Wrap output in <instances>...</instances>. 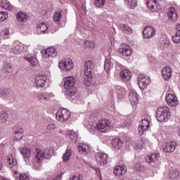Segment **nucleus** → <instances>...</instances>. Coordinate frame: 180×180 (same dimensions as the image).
I'll return each instance as SVG.
<instances>
[{
    "label": "nucleus",
    "instance_id": "39448f33",
    "mask_svg": "<svg viewBox=\"0 0 180 180\" xmlns=\"http://www.w3.org/2000/svg\"><path fill=\"white\" fill-rule=\"evenodd\" d=\"M71 116V112L67 109H60L56 112V120L61 123L67 122Z\"/></svg>",
    "mask_w": 180,
    "mask_h": 180
},
{
    "label": "nucleus",
    "instance_id": "ddd939ff",
    "mask_svg": "<svg viewBox=\"0 0 180 180\" xmlns=\"http://www.w3.org/2000/svg\"><path fill=\"white\" fill-rule=\"evenodd\" d=\"M148 129H150V121L147 119L142 120L138 128L139 135L143 136V134H144V131H146Z\"/></svg>",
    "mask_w": 180,
    "mask_h": 180
},
{
    "label": "nucleus",
    "instance_id": "4d7b16f0",
    "mask_svg": "<svg viewBox=\"0 0 180 180\" xmlns=\"http://www.w3.org/2000/svg\"><path fill=\"white\" fill-rule=\"evenodd\" d=\"M2 167H3V165H2V164H1V163H0V171H1V170H2Z\"/></svg>",
    "mask_w": 180,
    "mask_h": 180
},
{
    "label": "nucleus",
    "instance_id": "ea45409f",
    "mask_svg": "<svg viewBox=\"0 0 180 180\" xmlns=\"http://www.w3.org/2000/svg\"><path fill=\"white\" fill-rule=\"evenodd\" d=\"M124 2L131 9H134L137 6V0H124Z\"/></svg>",
    "mask_w": 180,
    "mask_h": 180
},
{
    "label": "nucleus",
    "instance_id": "37998d69",
    "mask_svg": "<svg viewBox=\"0 0 180 180\" xmlns=\"http://www.w3.org/2000/svg\"><path fill=\"white\" fill-rule=\"evenodd\" d=\"M84 47L86 50H90V49L95 47V43L92 41H86L84 44Z\"/></svg>",
    "mask_w": 180,
    "mask_h": 180
},
{
    "label": "nucleus",
    "instance_id": "f8f14e48",
    "mask_svg": "<svg viewBox=\"0 0 180 180\" xmlns=\"http://www.w3.org/2000/svg\"><path fill=\"white\" fill-rule=\"evenodd\" d=\"M118 51L123 57H129V56H131V53H133L131 47L127 44L121 45Z\"/></svg>",
    "mask_w": 180,
    "mask_h": 180
},
{
    "label": "nucleus",
    "instance_id": "a211bd4d",
    "mask_svg": "<svg viewBox=\"0 0 180 180\" xmlns=\"http://www.w3.org/2000/svg\"><path fill=\"white\" fill-rule=\"evenodd\" d=\"M42 54L45 58L50 57H57V50L53 47L48 48L41 51Z\"/></svg>",
    "mask_w": 180,
    "mask_h": 180
},
{
    "label": "nucleus",
    "instance_id": "f704fd0d",
    "mask_svg": "<svg viewBox=\"0 0 180 180\" xmlns=\"http://www.w3.org/2000/svg\"><path fill=\"white\" fill-rule=\"evenodd\" d=\"M3 71L5 74H12L13 72V67L11 63H6L3 67Z\"/></svg>",
    "mask_w": 180,
    "mask_h": 180
},
{
    "label": "nucleus",
    "instance_id": "f257e3e1",
    "mask_svg": "<svg viewBox=\"0 0 180 180\" xmlns=\"http://www.w3.org/2000/svg\"><path fill=\"white\" fill-rule=\"evenodd\" d=\"M156 119L158 122H167L171 119V110L167 106L160 107L156 112Z\"/></svg>",
    "mask_w": 180,
    "mask_h": 180
},
{
    "label": "nucleus",
    "instance_id": "cd10ccee",
    "mask_svg": "<svg viewBox=\"0 0 180 180\" xmlns=\"http://www.w3.org/2000/svg\"><path fill=\"white\" fill-rule=\"evenodd\" d=\"M176 34L172 37L173 43L179 44L180 43V24L176 25Z\"/></svg>",
    "mask_w": 180,
    "mask_h": 180
},
{
    "label": "nucleus",
    "instance_id": "49530a36",
    "mask_svg": "<svg viewBox=\"0 0 180 180\" xmlns=\"http://www.w3.org/2000/svg\"><path fill=\"white\" fill-rule=\"evenodd\" d=\"M71 149H68L65 154H63V158L65 162H67V161L70 160V158L71 157Z\"/></svg>",
    "mask_w": 180,
    "mask_h": 180
},
{
    "label": "nucleus",
    "instance_id": "09e8293b",
    "mask_svg": "<svg viewBox=\"0 0 180 180\" xmlns=\"http://www.w3.org/2000/svg\"><path fill=\"white\" fill-rule=\"evenodd\" d=\"M91 79H92V75H90V77L85 75L84 84L86 85V86H91V84H92V82H91Z\"/></svg>",
    "mask_w": 180,
    "mask_h": 180
},
{
    "label": "nucleus",
    "instance_id": "13d9d810",
    "mask_svg": "<svg viewBox=\"0 0 180 180\" xmlns=\"http://www.w3.org/2000/svg\"><path fill=\"white\" fill-rule=\"evenodd\" d=\"M178 136H180V128H179V130H178Z\"/></svg>",
    "mask_w": 180,
    "mask_h": 180
},
{
    "label": "nucleus",
    "instance_id": "c85d7f7f",
    "mask_svg": "<svg viewBox=\"0 0 180 180\" xmlns=\"http://www.w3.org/2000/svg\"><path fill=\"white\" fill-rule=\"evenodd\" d=\"M179 176V172L176 169V167H170L169 168V176L172 179H175V178Z\"/></svg>",
    "mask_w": 180,
    "mask_h": 180
},
{
    "label": "nucleus",
    "instance_id": "412c9836",
    "mask_svg": "<svg viewBox=\"0 0 180 180\" xmlns=\"http://www.w3.org/2000/svg\"><path fill=\"white\" fill-rule=\"evenodd\" d=\"M25 49V45L19 41L14 42V46L11 51V53H13L14 54H20Z\"/></svg>",
    "mask_w": 180,
    "mask_h": 180
},
{
    "label": "nucleus",
    "instance_id": "c756f323",
    "mask_svg": "<svg viewBox=\"0 0 180 180\" xmlns=\"http://www.w3.org/2000/svg\"><path fill=\"white\" fill-rule=\"evenodd\" d=\"M0 6H1V8H3V9H6V11H13V6L7 0H1Z\"/></svg>",
    "mask_w": 180,
    "mask_h": 180
},
{
    "label": "nucleus",
    "instance_id": "b1692460",
    "mask_svg": "<svg viewBox=\"0 0 180 180\" xmlns=\"http://www.w3.org/2000/svg\"><path fill=\"white\" fill-rule=\"evenodd\" d=\"M128 98L131 105H136V103L139 102V96H137V92H136L134 90L129 92Z\"/></svg>",
    "mask_w": 180,
    "mask_h": 180
},
{
    "label": "nucleus",
    "instance_id": "2eb2a0df",
    "mask_svg": "<svg viewBox=\"0 0 180 180\" xmlns=\"http://www.w3.org/2000/svg\"><path fill=\"white\" fill-rule=\"evenodd\" d=\"M147 6L152 12H158L161 9V6L158 4L157 0H148Z\"/></svg>",
    "mask_w": 180,
    "mask_h": 180
},
{
    "label": "nucleus",
    "instance_id": "6e6552de",
    "mask_svg": "<svg viewBox=\"0 0 180 180\" xmlns=\"http://www.w3.org/2000/svg\"><path fill=\"white\" fill-rule=\"evenodd\" d=\"M150 84V77L148 76L141 75L138 79V85L140 89H146Z\"/></svg>",
    "mask_w": 180,
    "mask_h": 180
},
{
    "label": "nucleus",
    "instance_id": "5701e85b",
    "mask_svg": "<svg viewBox=\"0 0 180 180\" xmlns=\"http://www.w3.org/2000/svg\"><path fill=\"white\" fill-rule=\"evenodd\" d=\"M0 97L2 99H11L12 98V91L11 89L4 88L0 89Z\"/></svg>",
    "mask_w": 180,
    "mask_h": 180
},
{
    "label": "nucleus",
    "instance_id": "8fccbe9b",
    "mask_svg": "<svg viewBox=\"0 0 180 180\" xmlns=\"http://www.w3.org/2000/svg\"><path fill=\"white\" fill-rule=\"evenodd\" d=\"M25 60H27V61H29V63H30V64H32V65L34 66L37 64V58H36L35 57H30V58H25Z\"/></svg>",
    "mask_w": 180,
    "mask_h": 180
},
{
    "label": "nucleus",
    "instance_id": "0eeeda50",
    "mask_svg": "<svg viewBox=\"0 0 180 180\" xmlns=\"http://www.w3.org/2000/svg\"><path fill=\"white\" fill-rule=\"evenodd\" d=\"M162 77L165 81H169L172 78V68L169 66H165L162 68Z\"/></svg>",
    "mask_w": 180,
    "mask_h": 180
},
{
    "label": "nucleus",
    "instance_id": "bb28decb",
    "mask_svg": "<svg viewBox=\"0 0 180 180\" xmlns=\"http://www.w3.org/2000/svg\"><path fill=\"white\" fill-rule=\"evenodd\" d=\"M167 16L170 20H178V14L176 13V10L172 7L169 8Z\"/></svg>",
    "mask_w": 180,
    "mask_h": 180
},
{
    "label": "nucleus",
    "instance_id": "393cba45",
    "mask_svg": "<svg viewBox=\"0 0 180 180\" xmlns=\"http://www.w3.org/2000/svg\"><path fill=\"white\" fill-rule=\"evenodd\" d=\"M113 172L116 176H120V175H124V174L127 172V168H126L124 166H116L114 168Z\"/></svg>",
    "mask_w": 180,
    "mask_h": 180
},
{
    "label": "nucleus",
    "instance_id": "7c9ffc66",
    "mask_svg": "<svg viewBox=\"0 0 180 180\" xmlns=\"http://www.w3.org/2000/svg\"><path fill=\"white\" fill-rule=\"evenodd\" d=\"M15 140H22L23 139V129L22 127H18L15 131Z\"/></svg>",
    "mask_w": 180,
    "mask_h": 180
},
{
    "label": "nucleus",
    "instance_id": "4c0bfd02",
    "mask_svg": "<svg viewBox=\"0 0 180 180\" xmlns=\"http://www.w3.org/2000/svg\"><path fill=\"white\" fill-rule=\"evenodd\" d=\"M20 153L24 158H29V157H30V154H32V151L30 149L27 148V147L22 148Z\"/></svg>",
    "mask_w": 180,
    "mask_h": 180
},
{
    "label": "nucleus",
    "instance_id": "423d86ee",
    "mask_svg": "<svg viewBox=\"0 0 180 180\" xmlns=\"http://www.w3.org/2000/svg\"><path fill=\"white\" fill-rule=\"evenodd\" d=\"M59 68L61 70H66V71H71L74 68V63L71 59L62 60L58 64Z\"/></svg>",
    "mask_w": 180,
    "mask_h": 180
},
{
    "label": "nucleus",
    "instance_id": "de8ad7c7",
    "mask_svg": "<svg viewBox=\"0 0 180 180\" xmlns=\"http://www.w3.org/2000/svg\"><path fill=\"white\" fill-rule=\"evenodd\" d=\"M8 18V15L6 11H0V22H4V20H6Z\"/></svg>",
    "mask_w": 180,
    "mask_h": 180
},
{
    "label": "nucleus",
    "instance_id": "a19ab883",
    "mask_svg": "<svg viewBox=\"0 0 180 180\" xmlns=\"http://www.w3.org/2000/svg\"><path fill=\"white\" fill-rule=\"evenodd\" d=\"M10 36H11V33H9V30L8 28L2 30L0 32V37H1V39H3L4 40H5L6 39H9Z\"/></svg>",
    "mask_w": 180,
    "mask_h": 180
},
{
    "label": "nucleus",
    "instance_id": "6ab92c4d",
    "mask_svg": "<svg viewBox=\"0 0 180 180\" xmlns=\"http://www.w3.org/2000/svg\"><path fill=\"white\" fill-rule=\"evenodd\" d=\"M84 75L86 77H91V75H92V70L95 68L94 63L91 60L86 61L84 64Z\"/></svg>",
    "mask_w": 180,
    "mask_h": 180
},
{
    "label": "nucleus",
    "instance_id": "6e6d98bb",
    "mask_svg": "<svg viewBox=\"0 0 180 180\" xmlns=\"http://www.w3.org/2000/svg\"><path fill=\"white\" fill-rule=\"evenodd\" d=\"M136 167H137L136 168L135 167L136 169H137V170L140 169V167H141L140 163H137Z\"/></svg>",
    "mask_w": 180,
    "mask_h": 180
},
{
    "label": "nucleus",
    "instance_id": "9d476101",
    "mask_svg": "<svg viewBox=\"0 0 180 180\" xmlns=\"http://www.w3.org/2000/svg\"><path fill=\"white\" fill-rule=\"evenodd\" d=\"M166 102L169 106H178L179 105V101H178V98L174 94H168L167 95Z\"/></svg>",
    "mask_w": 180,
    "mask_h": 180
},
{
    "label": "nucleus",
    "instance_id": "4be33fe9",
    "mask_svg": "<svg viewBox=\"0 0 180 180\" xmlns=\"http://www.w3.org/2000/svg\"><path fill=\"white\" fill-rule=\"evenodd\" d=\"M120 77L121 79L125 82L130 81V79H131V72L129 70H122L120 72Z\"/></svg>",
    "mask_w": 180,
    "mask_h": 180
},
{
    "label": "nucleus",
    "instance_id": "5fc2aeb1",
    "mask_svg": "<svg viewBox=\"0 0 180 180\" xmlns=\"http://www.w3.org/2000/svg\"><path fill=\"white\" fill-rule=\"evenodd\" d=\"M70 180H82V179H81V175L79 176H73L70 178Z\"/></svg>",
    "mask_w": 180,
    "mask_h": 180
},
{
    "label": "nucleus",
    "instance_id": "aec40b11",
    "mask_svg": "<svg viewBox=\"0 0 180 180\" xmlns=\"http://www.w3.org/2000/svg\"><path fill=\"white\" fill-rule=\"evenodd\" d=\"M13 176L15 180H30V177L25 173H19L17 169H12Z\"/></svg>",
    "mask_w": 180,
    "mask_h": 180
},
{
    "label": "nucleus",
    "instance_id": "58836bf2",
    "mask_svg": "<svg viewBox=\"0 0 180 180\" xmlns=\"http://www.w3.org/2000/svg\"><path fill=\"white\" fill-rule=\"evenodd\" d=\"M17 20L18 22H26L27 20V15L23 12L18 13Z\"/></svg>",
    "mask_w": 180,
    "mask_h": 180
},
{
    "label": "nucleus",
    "instance_id": "c9c22d12",
    "mask_svg": "<svg viewBox=\"0 0 180 180\" xmlns=\"http://www.w3.org/2000/svg\"><path fill=\"white\" fill-rule=\"evenodd\" d=\"M66 137L70 140H72L73 141H75V140L78 139V134H77V132L74 131H69L67 133Z\"/></svg>",
    "mask_w": 180,
    "mask_h": 180
},
{
    "label": "nucleus",
    "instance_id": "2f4dec72",
    "mask_svg": "<svg viewBox=\"0 0 180 180\" xmlns=\"http://www.w3.org/2000/svg\"><path fill=\"white\" fill-rule=\"evenodd\" d=\"M38 32H41V33H49V27L44 22H41L38 24Z\"/></svg>",
    "mask_w": 180,
    "mask_h": 180
},
{
    "label": "nucleus",
    "instance_id": "a878e982",
    "mask_svg": "<svg viewBox=\"0 0 180 180\" xmlns=\"http://www.w3.org/2000/svg\"><path fill=\"white\" fill-rule=\"evenodd\" d=\"M159 158L160 154L158 153H153L145 157L146 162H155V161H158Z\"/></svg>",
    "mask_w": 180,
    "mask_h": 180
},
{
    "label": "nucleus",
    "instance_id": "dca6fc26",
    "mask_svg": "<svg viewBox=\"0 0 180 180\" xmlns=\"http://www.w3.org/2000/svg\"><path fill=\"white\" fill-rule=\"evenodd\" d=\"M177 146L178 143L175 141L165 143L162 148L163 151H165V153H174Z\"/></svg>",
    "mask_w": 180,
    "mask_h": 180
},
{
    "label": "nucleus",
    "instance_id": "a18cd8bd",
    "mask_svg": "<svg viewBox=\"0 0 180 180\" xmlns=\"http://www.w3.org/2000/svg\"><path fill=\"white\" fill-rule=\"evenodd\" d=\"M122 31L123 33H125V34H131V33H133V30L127 25H123Z\"/></svg>",
    "mask_w": 180,
    "mask_h": 180
},
{
    "label": "nucleus",
    "instance_id": "20e7f679",
    "mask_svg": "<svg viewBox=\"0 0 180 180\" xmlns=\"http://www.w3.org/2000/svg\"><path fill=\"white\" fill-rule=\"evenodd\" d=\"M96 129L102 133H106L109 130L113 129V127L110 125V121L106 118L101 119L96 124Z\"/></svg>",
    "mask_w": 180,
    "mask_h": 180
},
{
    "label": "nucleus",
    "instance_id": "7ed1b4c3",
    "mask_svg": "<svg viewBox=\"0 0 180 180\" xmlns=\"http://www.w3.org/2000/svg\"><path fill=\"white\" fill-rule=\"evenodd\" d=\"M75 85V79L73 77H68L64 82V88L68 89L66 91V95L69 96H74L77 94V89L74 87Z\"/></svg>",
    "mask_w": 180,
    "mask_h": 180
},
{
    "label": "nucleus",
    "instance_id": "473e14b6",
    "mask_svg": "<svg viewBox=\"0 0 180 180\" xmlns=\"http://www.w3.org/2000/svg\"><path fill=\"white\" fill-rule=\"evenodd\" d=\"M37 99L38 101H40L41 103H44L49 99H50V95L47 93H40L39 94L37 95Z\"/></svg>",
    "mask_w": 180,
    "mask_h": 180
},
{
    "label": "nucleus",
    "instance_id": "f03ea898",
    "mask_svg": "<svg viewBox=\"0 0 180 180\" xmlns=\"http://www.w3.org/2000/svg\"><path fill=\"white\" fill-rule=\"evenodd\" d=\"M35 158L38 164H41L43 160H50L51 157H53V151L50 148H46L44 151L41 150L40 148L36 149Z\"/></svg>",
    "mask_w": 180,
    "mask_h": 180
},
{
    "label": "nucleus",
    "instance_id": "79ce46f5",
    "mask_svg": "<svg viewBox=\"0 0 180 180\" xmlns=\"http://www.w3.org/2000/svg\"><path fill=\"white\" fill-rule=\"evenodd\" d=\"M147 144V142H146V140L141 139L139 141H137L136 143V148H139L140 150H143L144 147H146V145Z\"/></svg>",
    "mask_w": 180,
    "mask_h": 180
},
{
    "label": "nucleus",
    "instance_id": "3c124183",
    "mask_svg": "<svg viewBox=\"0 0 180 180\" xmlns=\"http://www.w3.org/2000/svg\"><path fill=\"white\" fill-rule=\"evenodd\" d=\"M96 8H103L105 6V0H95Z\"/></svg>",
    "mask_w": 180,
    "mask_h": 180
},
{
    "label": "nucleus",
    "instance_id": "c03bdc74",
    "mask_svg": "<svg viewBox=\"0 0 180 180\" xmlns=\"http://www.w3.org/2000/svg\"><path fill=\"white\" fill-rule=\"evenodd\" d=\"M112 68V63L109 59H105V64H104V70L107 72V74H109V70Z\"/></svg>",
    "mask_w": 180,
    "mask_h": 180
},
{
    "label": "nucleus",
    "instance_id": "4468645a",
    "mask_svg": "<svg viewBox=\"0 0 180 180\" xmlns=\"http://www.w3.org/2000/svg\"><path fill=\"white\" fill-rule=\"evenodd\" d=\"M96 158L97 164H99V165L103 166L108 164V155L106 153L100 152L97 153Z\"/></svg>",
    "mask_w": 180,
    "mask_h": 180
},
{
    "label": "nucleus",
    "instance_id": "603ef678",
    "mask_svg": "<svg viewBox=\"0 0 180 180\" xmlns=\"http://www.w3.org/2000/svg\"><path fill=\"white\" fill-rule=\"evenodd\" d=\"M56 129V124H50L46 127L47 130H54Z\"/></svg>",
    "mask_w": 180,
    "mask_h": 180
},
{
    "label": "nucleus",
    "instance_id": "864d4df0",
    "mask_svg": "<svg viewBox=\"0 0 180 180\" xmlns=\"http://www.w3.org/2000/svg\"><path fill=\"white\" fill-rule=\"evenodd\" d=\"M0 117L1 120H6V119H8V114L6 112H3L2 114H1Z\"/></svg>",
    "mask_w": 180,
    "mask_h": 180
},
{
    "label": "nucleus",
    "instance_id": "f3484780",
    "mask_svg": "<svg viewBox=\"0 0 180 180\" xmlns=\"http://www.w3.org/2000/svg\"><path fill=\"white\" fill-rule=\"evenodd\" d=\"M143 35L145 39H151L155 36V30L151 26L146 27L143 29Z\"/></svg>",
    "mask_w": 180,
    "mask_h": 180
},
{
    "label": "nucleus",
    "instance_id": "e433bc0d",
    "mask_svg": "<svg viewBox=\"0 0 180 180\" xmlns=\"http://www.w3.org/2000/svg\"><path fill=\"white\" fill-rule=\"evenodd\" d=\"M79 153L82 154H86L89 150V146L86 144L79 145L78 146Z\"/></svg>",
    "mask_w": 180,
    "mask_h": 180
},
{
    "label": "nucleus",
    "instance_id": "72a5a7b5",
    "mask_svg": "<svg viewBox=\"0 0 180 180\" xmlns=\"http://www.w3.org/2000/svg\"><path fill=\"white\" fill-rule=\"evenodd\" d=\"M61 18H63V11L59 10L56 11L53 15V22H60L61 20Z\"/></svg>",
    "mask_w": 180,
    "mask_h": 180
},
{
    "label": "nucleus",
    "instance_id": "1a4fd4ad",
    "mask_svg": "<svg viewBox=\"0 0 180 180\" xmlns=\"http://www.w3.org/2000/svg\"><path fill=\"white\" fill-rule=\"evenodd\" d=\"M47 82V76L39 75L35 77V85L37 88H43Z\"/></svg>",
    "mask_w": 180,
    "mask_h": 180
},
{
    "label": "nucleus",
    "instance_id": "9b49d317",
    "mask_svg": "<svg viewBox=\"0 0 180 180\" xmlns=\"http://www.w3.org/2000/svg\"><path fill=\"white\" fill-rule=\"evenodd\" d=\"M6 164L8 168H15V169H18V161L11 154L6 156Z\"/></svg>",
    "mask_w": 180,
    "mask_h": 180
}]
</instances>
